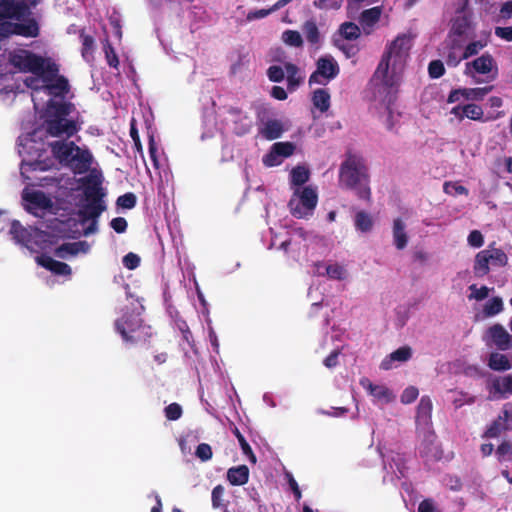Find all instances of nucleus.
I'll return each instance as SVG.
<instances>
[{
  "label": "nucleus",
  "instance_id": "de8ad7c7",
  "mask_svg": "<svg viewBox=\"0 0 512 512\" xmlns=\"http://www.w3.org/2000/svg\"><path fill=\"white\" fill-rule=\"evenodd\" d=\"M233 434L237 438L243 454L246 455L252 463H256V456L253 453L251 446L237 427L233 429Z\"/></svg>",
  "mask_w": 512,
  "mask_h": 512
},
{
  "label": "nucleus",
  "instance_id": "dca6fc26",
  "mask_svg": "<svg viewBox=\"0 0 512 512\" xmlns=\"http://www.w3.org/2000/svg\"><path fill=\"white\" fill-rule=\"evenodd\" d=\"M17 21V23L11 24L13 34L23 37H37L39 35V25L31 15Z\"/></svg>",
  "mask_w": 512,
  "mask_h": 512
},
{
  "label": "nucleus",
  "instance_id": "ddd939ff",
  "mask_svg": "<svg viewBox=\"0 0 512 512\" xmlns=\"http://www.w3.org/2000/svg\"><path fill=\"white\" fill-rule=\"evenodd\" d=\"M486 343H493L499 350L506 351L512 348V336L501 324H494L486 332Z\"/></svg>",
  "mask_w": 512,
  "mask_h": 512
},
{
  "label": "nucleus",
  "instance_id": "0eeeda50",
  "mask_svg": "<svg viewBox=\"0 0 512 512\" xmlns=\"http://www.w3.org/2000/svg\"><path fill=\"white\" fill-rule=\"evenodd\" d=\"M340 72L337 61L332 56L320 57L316 62V70L309 77V84L326 85Z\"/></svg>",
  "mask_w": 512,
  "mask_h": 512
},
{
  "label": "nucleus",
  "instance_id": "338daca9",
  "mask_svg": "<svg viewBox=\"0 0 512 512\" xmlns=\"http://www.w3.org/2000/svg\"><path fill=\"white\" fill-rule=\"evenodd\" d=\"M469 289L472 291L469 298H474L477 301L484 300L489 295V289L486 286H481L480 288H477L475 284H472Z\"/></svg>",
  "mask_w": 512,
  "mask_h": 512
},
{
  "label": "nucleus",
  "instance_id": "7c9ffc66",
  "mask_svg": "<svg viewBox=\"0 0 512 512\" xmlns=\"http://www.w3.org/2000/svg\"><path fill=\"white\" fill-rule=\"evenodd\" d=\"M493 62V57L485 53L472 62H468L466 67L468 69L471 66L479 74H488L492 70Z\"/></svg>",
  "mask_w": 512,
  "mask_h": 512
},
{
  "label": "nucleus",
  "instance_id": "6e6d98bb",
  "mask_svg": "<svg viewBox=\"0 0 512 512\" xmlns=\"http://www.w3.org/2000/svg\"><path fill=\"white\" fill-rule=\"evenodd\" d=\"M59 68L54 62L45 59L44 74L41 75L46 82H51L54 78L58 77Z\"/></svg>",
  "mask_w": 512,
  "mask_h": 512
},
{
  "label": "nucleus",
  "instance_id": "864d4df0",
  "mask_svg": "<svg viewBox=\"0 0 512 512\" xmlns=\"http://www.w3.org/2000/svg\"><path fill=\"white\" fill-rule=\"evenodd\" d=\"M137 203L136 195L132 192L125 193L117 198L116 204L123 209H132Z\"/></svg>",
  "mask_w": 512,
  "mask_h": 512
},
{
  "label": "nucleus",
  "instance_id": "473e14b6",
  "mask_svg": "<svg viewBox=\"0 0 512 512\" xmlns=\"http://www.w3.org/2000/svg\"><path fill=\"white\" fill-rule=\"evenodd\" d=\"M338 34L341 37L340 40L354 41L361 36V30L354 22L347 21L339 26Z\"/></svg>",
  "mask_w": 512,
  "mask_h": 512
},
{
  "label": "nucleus",
  "instance_id": "412c9836",
  "mask_svg": "<svg viewBox=\"0 0 512 512\" xmlns=\"http://www.w3.org/2000/svg\"><path fill=\"white\" fill-rule=\"evenodd\" d=\"M285 131L283 123L278 119H269L259 128V135L269 141L278 139Z\"/></svg>",
  "mask_w": 512,
  "mask_h": 512
},
{
  "label": "nucleus",
  "instance_id": "b1692460",
  "mask_svg": "<svg viewBox=\"0 0 512 512\" xmlns=\"http://www.w3.org/2000/svg\"><path fill=\"white\" fill-rule=\"evenodd\" d=\"M393 243L398 250H403L408 244V235L406 232V225L401 218H396L393 221L392 227Z\"/></svg>",
  "mask_w": 512,
  "mask_h": 512
},
{
  "label": "nucleus",
  "instance_id": "f8f14e48",
  "mask_svg": "<svg viewBox=\"0 0 512 512\" xmlns=\"http://www.w3.org/2000/svg\"><path fill=\"white\" fill-rule=\"evenodd\" d=\"M462 49L463 45L459 39L449 37L443 43L440 54L449 67H457L462 60H465L464 54H461Z\"/></svg>",
  "mask_w": 512,
  "mask_h": 512
},
{
  "label": "nucleus",
  "instance_id": "c03bdc74",
  "mask_svg": "<svg viewBox=\"0 0 512 512\" xmlns=\"http://www.w3.org/2000/svg\"><path fill=\"white\" fill-rule=\"evenodd\" d=\"M379 0H347L346 13L348 18H355L356 14L363 6H368Z\"/></svg>",
  "mask_w": 512,
  "mask_h": 512
},
{
  "label": "nucleus",
  "instance_id": "4be33fe9",
  "mask_svg": "<svg viewBox=\"0 0 512 512\" xmlns=\"http://www.w3.org/2000/svg\"><path fill=\"white\" fill-rule=\"evenodd\" d=\"M74 108L71 102H58L49 100L47 103L45 117L67 119Z\"/></svg>",
  "mask_w": 512,
  "mask_h": 512
},
{
  "label": "nucleus",
  "instance_id": "9b49d317",
  "mask_svg": "<svg viewBox=\"0 0 512 512\" xmlns=\"http://www.w3.org/2000/svg\"><path fill=\"white\" fill-rule=\"evenodd\" d=\"M22 198L27 202L26 210L36 217H40L39 211H47L52 209V200L40 190L32 192H24Z\"/></svg>",
  "mask_w": 512,
  "mask_h": 512
},
{
  "label": "nucleus",
  "instance_id": "423d86ee",
  "mask_svg": "<svg viewBox=\"0 0 512 512\" xmlns=\"http://www.w3.org/2000/svg\"><path fill=\"white\" fill-rule=\"evenodd\" d=\"M41 0H0V21L6 19L22 20L32 14Z\"/></svg>",
  "mask_w": 512,
  "mask_h": 512
},
{
  "label": "nucleus",
  "instance_id": "9d476101",
  "mask_svg": "<svg viewBox=\"0 0 512 512\" xmlns=\"http://www.w3.org/2000/svg\"><path fill=\"white\" fill-rule=\"evenodd\" d=\"M390 63L387 62V67H383L381 69V61L379 62L376 71L374 72L373 79L376 81H380L383 88L387 92V103L390 105L395 98V94L397 92V87L400 82V78L395 72L396 67L393 66L392 71H389Z\"/></svg>",
  "mask_w": 512,
  "mask_h": 512
},
{
  "label": "nucleus",
  "instance_id": "09e8293b",
  "mask_svg": "<svg viewBox=\"0 0 512 512\" xmlns=\"http://www.w3.org/2000/svg\"><path fill=\"white\" fill-rule=\"evenodd\" d=\"M333 42H334V45L341 52H343V54L345 55L346 58L355 57L359 53V51H360L359 47L357 45H355V44H349V43H346L343 40H339V39H336V38H334Z\"/></svg>",
  "mask_w": 512,
  "mask_h": 512
},
{
  "label": "nucleus",
  "instance_id": "4d7b16f0",
  "mask_svg": "<svg viewBox=\"0 0 512 512\" xmlns=\"http://www.w3.org/2000/svg\"><path fill=\"white\" fill-rule=\"evenodd\" d=\"M165 417L168 420L176 421L182 416V407L178 403H171L164 409Z\"/></svg>",
  "mask_w": 512,
  "mask_h": 512
},
{
  "label": "nucleus",
  "instance_id": "393cba45",
  "mask_svg": "<svg viewBox=\"0 0 512 512\" xmlns=\"http://www.w3.org/2000/svg\"><path fill=\"white\" fill-rule=\"evenodd\" d=\"M45 89L53 97L64 98L69 93L70 85L68 79L60 75L54 78L51 83L46 84Z\"/></svg>",
  "mask_w": 512,
  "mask_h": 512
},
{
  "label": "nucleus",
  "instance_id": "bf43d9fd",
  "mask_svg": "<svg viewBox=\"0 0 512 512\" xmlns=\"http://www.w3.org/2000/svg\"><path fill=\"white\" fill-rule=\"evenodd\" d=\"M267 76L272 82H281L285 78V70L281 66L273 65L268 68Z\"/></svg>",
  "mask_w": 512,
  "mask_h": 512
},
{
  "label": "nucleus",
  "instance_id": "aec40b11",
  "mask_svg": "<svg viewBox=\"0 0 512 512\" xmlns=\"http://www.w3.org/2000/svg\"><path fill=\"white\" fill-rule=\"evenodd\" d=\"M382 12V6H375L360 13L358 21L366 34H370L371 29L379 22Z\"/></svg>",
  "mask_w": 512,
  "mask_h": 512
},
{
  "label": "nucleus",
  "instance_id": "e2e57ef3",
  "mask_svg": "<svg viewBox=\"0 0 512 512\" xmlns=\"http://www.w3.org/2000/svg\"><path fill=\"white\" fill-rule=\"evenodd\" d=\"M105 57L110 67L117 68L119 65L118 56L110 43L104 46Z\"/></svg>",
  "mask_w": 512,
  "mask_h": 512
},
{
  "label": "nucleus",
  "instance_id": "0e129e2a",
  "mask_svg": "<svg viewBox=\"0 0 512 512\" xmlns=\"http://www.w3.org/2000/svg\"><path fill=\"white\" fill-rule=\"evenodd\" d=\"M140 261V257L133 252H129L122 259L123 265L129 270L136 269L140 265Z\"/></svg>",
  "mask_w": 512,
  "mask_h": 512
},
{
  "label": "nucleus",
  "instance_id": "58836bf2",
  "mask_svg": "<svg viewBox=\"0 0 512 512\" xmlns=\"http://www.w3.org/2000/svg\"><path fill=\"white\" fill-rule=\"evenodd\" d=\"M310 177L309 170L304 166H296L290 172V181L293 186H302Z\"/></svg>",
  "mask_w": 512,
  "mask_h": 512
},
{
  "label": "nucleus",
  "instance_id": "13d9d810",
  "mask_svg": "<svg viewBox=\"0 0 512 512\" xmlns=\"http://www.w3.org/2000/svg\"><path fill=\"white\" fill-rule=\"evenodd\" d=\"M326 274L331 279L342 280L345 276V269L339 264H330L326 267Z\"/></svg>",
  "mask_w": 512,
  "mask_h": 512
},
{
  "label": "nucleus",
  "instance_id": "f03ea898",
  "mask_svg": "<svg viewBox=\"0 0 512 512\" xmlns=\"http://www.w3.org/2000/svg\"><path fill=\"white\" fill-rule=\"evenodd\" d=\"M115 329L127 345L149 344L153 336L151 326L144 324L140 313L135 311H125L115 321Z\"/></svg>",
  "mask_w": 512,
  "mask_h": 512
},
{
  "label": "nucleus",
  "instance_id": "e433bc0d",
  "mask_svg": "<svg viewBox=\"0 0 512 512\" xmlns=\"http://www.w3.org/2000/svg\"><path fill=\"white\" fill-rule=\"evenodd\" d=\"M52 161L47 160H41L36 159L34 161H22L21 164V174L24 176L25 173L31 172V171H47L51 168Z\"/></svg>",
  "mask_w": 512,
  "mask_h": 512
},
{
  "label": "nucleus",
  "instance_id": "5701e85b",
  "mask_svg": "<svg viewBox=\"0 0 512 512\" xmlns=\"http://www.w3.org/2000/svg\"><path fill=\"white\" fill-rule=\"evenodd\" d=\"M512 418V414L509 410L503 409L501 414L490 424L487 430L484 433V437L486 438H496L498 437L502 431L508 429L507 421L509 418Z\"/></svg>",
  "mask_w": 512,
  "mask_h": 512
},
{
  "label": "nucleus",
  "instance_id": "052dcab7",
  "mask_svg": "<svg viewBox=\"0 0 512 512\" xmlns=\"http://www.w3.org/2000/svg\"><path fill=\"white\" fill-rule=\"evenodd\" d=\"M491 87L484 88H472V89H463L465 94V99H482L489 91Z\"/></svg>",
  "mask_w": 512,
  "mask_h": 512
},
{
  "label": "nucleus",
  "instance_id": "4c0bfd02",
  "mask_svg": "<svg viewBox=\"0 0 512 512\" xmlns=\"http://www.w3.org/2000/svg\"><path fill=\"white\" fill-rule=\"evenodd\" d=\"M45 58L40 55L30 53L29 60L26 62L25 72H31L35 75L44 74Z\"/></svg>",
  "mask_w": 512,
  "mask_h": 512
},
{
  "label": "nucleus",
  "instance_id": "8fccbe9b",
  "mask_svg": "<svg viewBox=\"0 0 512 512\" xmlns=\"http://www.w3.org/2000/svg\"><path fill=\"white\" fill-rule=\"evenodd\" d=\"M80 39L82 42L81 54L85 60H89L94 49V38L91 35L85 34L82 30L80 32Z\"/></svg>",
  "mask_w": 512,
  "mask_h": 512
},
{
  "label": "nucleus",
  "instance_id": "f704fd0d",
  "mask_svg": "<svg viewBox=\"0 0 512 512\" xmlns=\"http://www.w3.org/2000/svg\"><path fill=\"white\" fill-rule=\"evenodd\" d=\"M312 103L315 108L324 113L330 108V94L328 90L319 88L313 92Z\"/></svg>",
  "mask_w": 512,
  "mask_h": 512
},
{
  "label": "nucleus",
  "instance_id": "4468645a",
  "mask_svg": "<svg viewBox=\"0 0 512 512\" xmlns=\"http://www.w3.org/2000/svg\"><path fill=\"white\" fill-rule=\"evenodd\" d=\"M92 161L93 156L91 152L76 145L68 165L75 173L83 174L90 169Z\"/></svg>",
  "mask_w": 512,
  "mask_h": 512
},
{
  "label": "nucleus",
  "instance_id": "c756f323",
  "mask_svg": "<svg viewBox=\"0 0 512 512\" xmlns=\"http://www.w3.org/2000/svg\"><path fill=\"white\" fill-rule=\"evenodd\" d=\"M487 365L493 371H507L512 368V362L509 358L498 352H492L489 355Z\"/></svg>",
  "mask_w": 512,
  "mask_h": 512
},
{
  "label": "nucleus",
  "instance_id": "5fc2aeb1",
  "mask_svg": "<svg viewBox=\"0 0 512 512\" xmlns=\"http://www.w3.org/2000/svg\"><path fill=\"white\" fill-rule=\"evenodd\" d=\"M429 76L433 79H438L445 73L444 64L441 60H433L428 65Z\"/></svg>",
  "mask_w": 512,
  "mask_h": 512
},
{
  "label": "nucleus",
  "instance_id": "a211bd4d",
  "mask_svg": "<svg viewBox=\"0 0 512 512\" xmlns=\"http://www.w3.org/2000/svg\"><path fill=\"white\" fill-rule=\"evenodd\" d=\"M295 145L291 142H276L272 145L271 151L265 155L263 162L266 166L276 165V157H289L293 154Z\"/></svg>",
  "mask_w": 512,
  "mask_h": 512
},
{
  "label": "nucleus",
  "instance_id": "7ed1b4c3",
  "mask_svg": "<svg viewBox=\"0 0 512 512\" xmlns=\"http://www.w3.org/2000/svg\"><path fill=\"white\" fill-rule=\"evenodd\" d=\"M84 195L87 204L78 211V216L82 224L89 220H98L100 215L106 210V204L103 200L105 192L99 181L95 182L93 185L86 186Z\"/></svg>",
  "mask_w": 512,
  "mask_h": 512
},
{
  "label": "nucleus",
  "instance_id": "c85d7f7f",
  "mask_svg": "<svg viewBox=\"0 0 512 512\" xmlns=\"http://www.w3.org/2000/svg\"><path fill=\"white\" fill-rule=\"evenodd\" d=\"M490 257L491 255H488V252L485 251V249L476 254L473 266L474 274L476 277H484L489 273Z\"/></svg>",
  "mask_w": 512,
  "mask_h": 512
},
{
  "label": "nucleus",
  "instance_id": "ea45409f",
  "mask_svg": "<svg viewBox=\"0 0 512 512\" xmlns=\"http://www.w3.org/2000/svg\"><path fill=\"white\" fill-rule=\"evenodd\" d=\"M492 387L496 393L501 395L512 394V374L496 378L492 382Z\"/></svg>",
  "mask_w": 512,
  "mask_h": 512
},
{
  "label": "nucleus",
  "instance_id": "f3484780",
  "mask_svg": "<svg viewBox=\"0 0 512 512\" xmlns=\"http://www.w3.org/2000/svg\"><path fill=\"white\" fill-rule=\"evenodd\" d=\"M36 262L38 265L51 271L55 275L70 276L72 274V269L68 264L57 261L48 255L42 254L37 256Z\"/></svg>",
  "mask_w": 512,
  "mask_h": 512
},
{
  "label": "nucleus",
  "instance_id": "a18cd8bd",
  "mask_svg": "<svg viewBox=\"0 0 512 512\" xmlns=\"http://www.w3.org/2000/svg\"><path fill=\"white\" fill-rule=\"evenodd\" d=\"M283 42L291 47L300 48L303 46V38L300 32L296 30H286L282 33Z\"/></svg>",
  "mask_w": 512,
  "mask_h": 512
},
{
  "label": "nucleus",
  "instance_id": "680f3d73",
  "mask_svg": "<svg viewBox=\"0 0 512 512\" xmlns=\"http://www.w3.org/2000/svg\"><path fill=\"white\" fill-rule=\"evenodd\" d=\"M195 455L202 461H208L213 456L212 448L207 443H201L197 446Z\"/></svg>",
  "mask_w": 512,
  "mask_h": 512
},
{
  "label": "nucleus",
  "instance_id": "bb28decb",
  "mask_svg": "<svg viewBox=\"0 0 512 512\" xmlns=\"http://www.w3.org/2000/svg\"><path fill=\"white\" fill-rule=\"evenodd\" d=\"M227 480L234 486L246 484L249 480V468L246 465L230 468L227 471Z\"/></svg>",
  "mask_w": 512,
  "mask_h": 512
},
{
  "label": "nucleus",
  "instance_id": "37998d69",
  "mask_svg": "<svg viewBox=\"0 0 512 512\" xmlns=\"http://www.w3.org/2000/svg\"><path fill=\"white\" fill-rule=\"evenodd\" d=\"M30 51L27 50H20L18 52H15L11 54L10 56V63L19 71L25 72L26 70V62L29 60Z\"/></svg>",
  "mask_w": 512,
  "mask_h": 512
},
{
  "label": "nucleus",
  "instance_id": "49530a36",
  "mask_svg": "<svg viewBox=\"0 0 512 512\" xmlns=\"http://www.w3.org/2000/svg\"><path fill=\"white\" fill-rule=\"evenodd\" d=\"M485 251L488 252V255H491L490 257V265L494 267H504L507 265L508 257L504 253L503 250L492 248V249H485Z\"/></svg>",
  "mask_w": 512,
  "mask_h": 512
},
{
  "label": "nucleus",
  "instance_id": "1a4fd4ad",
  "mask_svg": "<svg viewBox=\"0 0 512 512\" xmlns=\"http://www.w3.org/2000/svg\"><path fill=\"white\" fill-rule=\"evenodd\" d=\"M43 126L48 135L58 138H70L80 130V127H78L74 120L62 118L45 117Z\"/></svg>",
  "mask_w": 512,
  "mask_h": 512
},
{
  "label": "nucleus",
  "instance_id": "cd10ccee",
  "mask_svg": "<svg viewBox=\"0 0 512 512\" xmlns=\"http://www.w3.org/2000/svg\"><path fill=\"white\" fill-rule=\"evenodd\" d=\"M432 401L429 396H423L417 406L416 420L419 423H423L425 427H429L432 414Z\"/></svg>",
  "mask_w": 512,
  "mask_h": 512
},
{
  "label": "nucleus",
  "instance_id": "6ab92c4d",
  "mask_svg": "<svg viewBox=\"0 0 512 512\" xmlns=\"http://www.w3.org/2000/svg\"><path fill=\"white\" fill-rule=\"evenodd\" d=\"M90 245L86 241L66 242L59 245L55 249V255L61 259H66L68 256H76L79 253H88Z\"/></svg>",
  "mask_w": 512,
  "mask_h": 512
},
{
  "label": "nucleus",
  "instance_id": "774afa93",
  "mask_svg": "<svg viewBox=\"0 0 512 512\" xmlns=\"http://www.w3.org/2000/svg\"><path fill=\"white\" fill-rule=\"evenodd\" d=\"M484 47V45L482 44L481 41H473L471 43H469L464 51H463V54H464V57L465 59H468L476 54H478V52Z\"/></svg>",
  "mask_w": 512,
  "mask_h": 512
},
{
  "label": "nucleus",
  "instance_id": "f257e3e1",
  "mask_svg": "<svg viewBox=\"0 0 512 512\" xmlns=\"http://www.w3.org/2000/svg\"><path fill=\"white\" fill-rule=\"evenodd\" d=\"M339 182L347 189L354 190L358 198L370 201L368 167L361 155L348 151L339 169Z\"/></svg>",
  "mask_w": 512,
  "mask_h": 512
},
{
  "label": "nucleus",
  "instance_id": "c9c22d12",
  "mask_svg": "<svg viewBox=\"0 0 512 512\" xmlns=\"http://www.w3.org/2000/svg\"><path fill=\"white\" fill-rule=\"evenodd\" d=\"M366 381L368 382L367 386L364 384V381H361V384L363 385V387H365L367 389V391L373 397H375L378 400H385L386 402H390L392 400V398H393L392 393L386 386L375 385V384H372L371 382H369L368 380H366Z\"/></svg>",
  "mask_w": 512,
  "mask_h": 512
},
{
  "label": "nucleus",
  "instance_id": "6e6552de",
  "mask_svg": "<svg viewBox=\"0 0 512 512\" xmlns=\"http://www.w3.org/2000/svg\"><path fill=\"white\" fill-rule=\"evenodd\" d=\"M420 444L418 446L419 454L426 461H438L442 458V450L437 444V436L430 427H423L418 430Z\"/></svg>",
  "mask_w": 512,
  "mask_h": 512
},
{
  "label": "nucleus",
  "instance_id": "603ef678",
  "mask_svg": "<svg viewBox=\"0 0 512 512\" xmlns=\"http://www.w3.org/2000/svg\"><path fill=\"white\" fill-rule=\"evenodd\" d=\"M462 112H464L465 117L475 121H481L484 114L481 106L473 103L464 105Z\"/></svg>",
  "mask_w": 512,
  "mask_h": 512
},
{
  "label": "nucleus",
  "instance_id": "2f4dec72",
  "mask_svg": "<svg viewBox=\"0 0 512 512\" xmlns=\"http://www.w3.org/2000/svg\"><path fill=\"white\" fill-rule=\"evenodd\" d=\"M412 356V350L409 346H403L396 349L389 355V359H384L381 363V368L388 370L391 368L390 363L392 361L405 362L408 361Z\"/></svg>",
  "mask_w": 512,
  "mask_h": 512
},
{
  "label": "nucleus",
  "instance_id": "3c124183",
  "mask_svg": "<svg viewBox=\"0 0 512 512\" xmlns=\"http://www.w3.org/2000/svg\"><path fill=\"white\" fill-rule=\"evenodd\" d=\"M503 310V301L500 297H493L484 306L486 316H494Z\"/></svg>",
  "mask_w": 512,
  "mask_h": 512
},
{
  "label": "nucleus",
  "instance_id": "2eb2a0df",
  "mask_svg": "<svg viewBox=\"0 0 512 512\" xmlns=\"http://www.w3.org/2000/svg\"><path fill=\"white\" fill-rule=\"evenodd\" d=\"M51 152L55 159H57L61 164L68 165L76 144L73 141H54L49 144Z\"/></svg>",
  "mask_w": 512,
  "mask_h": 512
},
{
  "label": "nucleus",
  "instance_id": "79ce46f5",
  "mask_svg": "<svg viewBox=\"0 0 512 512\" xmlns=\"http://www.w3.org/2000/svg\"><path fill=\"white\" fill-rule=\"evenodd\" d=\"M355 227L361 232H369L373 227L371 216L365 211H359L355 215Z\"/></svg>",
  "mask_w": 512,
  "mask_h": 512
},
{
  "label": "nucleus",
  "instance_id": "72a5a7b5",
  "mask_svg": "<svg viewBox=\"0 0 512 512\" xmlns=\"http://www.w3.org/2000/svg\"><path fill=\"white\" fill-rule=\"evenodd\" d=\"M10 234L19 244L28 246V243L31 241V233L25 227H23L18 220L12 221Z\"/></svg>",
  "mask_w": 512,
  "mask_h": 512
},
{
  "label": "nucleus",
  "instance_id": "20e7f679",
  "mask_svg": "<svg viewBox=\"0 0 512 512\" xmlns=\"http://www.w3.org/2000/svg\"><path fill=\"white\" fill-rule=\"evenodd\" d=\"M318 203L316 189L311 186L297 189L288 202L290 213L298 219L307 218L313 215Z\"/></svg>",
  "mask_w": 512,
  "mask_h": 512
},
{
  "label": "nucleus",
  "instance_id": "69168bd1",
  "mask_svg": "<svg viewBox=\"0 0 512 512\" xmlns=\"http://www.w3.org/2000/svg\"><path fill=\"white\" fill-rule=\"evenodd\" d=\"M419 395V391L416 387H407L401 394V402L404 404H410L414 402Z\"/></svg>",
  "mask_w": 512,
  "mask_h": 512
},
{
  "label": "nucleus",
  "instance_id": "a19ab883",
  "mask_svg": "<svg viewBox=\"0 0 512 512\" xmlns=\"http://www.w3.org/2000/svg\"><path fill=\"white\" fill-rule=\"evenodd\" d=\"M284 69L287 73L288 88L293 90L302 82V77L299 76V69L295 64L290 62L285 63Z\"/></svg>",
  "mask_w": 512,
  "mask_h": 512
},
{
  "label": "nucleus",
  "instance_id": "a878e982",
  "mask_svg": "<svg viewBox=\"0 0 512 512\" xmlns=\"http://www.w3.org/2000/svg\"><path fill=\"white\" fill-rule=\"evenodd\" d=\"M302 32L307 40V42L316 48L319 47L322 37L317 26V23L314 19H309L305 21L302 25Z\"/></svg>",
  "mask_w": 512,
  "mask_h": 512
},
{
  "label": "nucleus",
  "instance_id": "39448f33",
  "mask_svg": "<svg viewBox=\"0 0 512 512\" xmlns=\"http://www.w3.org/2000/svg\"><path fill=\"white\" fill-rule=\"evenodd\" d=\"M411 37L406 34L398 35L387 47L381 58V69L387 67V62L393 61V66L402 65L411 49Z\"/></svg>",
  "mask_w": 512,
  "mask_h": 512
}]
</instances>
